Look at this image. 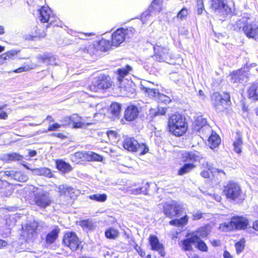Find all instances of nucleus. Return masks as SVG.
I'll use <instances>...</instances> for the list:
<instances>
[{
  "label": "nucleus",
  "mask_w": 258,
  "mask_h": 258,
  "mask_svg": "<svg viewBox=\"0 0 258 258\" xmlns=\"http://www.w3.org/2000/svg\"><path fill=\"white\" fill-rule=\"evenodd\" d=\"M203 158L202 154L197 151H184L181 154V160L184 164L179 169L178 174L183 175L189 173L196 168V163Z\"/></svg>",
  "instance_id": "f257e3e1"
},
{
  "label": "nucleus",
  "mask_w": 258,
  "mask_h": 258,
  "mask_svg": "<svg viewBox=\"0 0 258 258\" xmlns=\"http://www.w3.org/2000/svg\"><path fill=\"white\" fill-rule=\"evenodd\" d=\"M169 131L176 136H181L186 131L187 126L184 117L179 114L172 115L168 119Z\"/></svg>",
  "instance_id": "f03ea898"
},
{
  "label": "nucleus",
  "mask_w": 258,
  "mask_h": 258,
  "mask_svg": "<svg viewBox=\"0 0 258 258\" xmlns=\"http://www.w3.org/2000/svg\"><path fill=\"white\" fill-rule=\"evenodd\" d=\"M223 193L231 201H242L244 199L240 186L233 181H229L224 185Z\"/></svg>",
  "instance_id": "7ed1b4c3"
},
{
  "label": "nucleus",
  "mask_w": 258,
  "mask_h": 258,
  "mask_svg": "<svg viewBox=\"0 0 258 258\" xmlns=\"http://www.w3.org/2000/svg\"><path fill=\"white\" fill-rule=\"evenodd\" d=\"M211 102L217 112L223 111L231 103L230 94L225 92L222 96L218 92H215L211 95Z\"/></svg>",
  "instance_id": "20e7f679"
},
{
  "label": "nucleus",
  "mask_w": 258,
  "mask_h": 258,
  "mask_svg": "<svg viewBox=\"0 0 258 258\" xmlns=\"http://www.w3.org/2000/svg\"><path fill=\"white\" fill-rule=\"evenodd\" d=\"M123 148L132 152H138L140 155H143L149 151L148 146L144 143H139L134 138H125L122 143Z\"/></svg>",
  "instance_id": "39448f33"
},
{
  "label": "nucleus",
  "mask_w": 258,
  "mask_h": 258,
  "mask_svg": "<svg viewBox=\"0 0 258 258\" xmlns=\"http://www.w3.org/2000/svg\"><path fill=\"white\" fill-rule=\"evenodd\" d=\"M45 0H33V3L35 6L38 7V19L41 23H48L52 25L55 21V18L52 14V11L48 7H45L43 5Z\"/></svg>",
  "instance_id": "423d86ee"
},
{
  "label": "nucleus",
  "mask_w": 258,
  "mask_h": 258,
  "mask_svg": "<svg viewBox=\"0 0 258 258\" xmlns=\"http://www.w3.org/2000/svg\"><path fill=\"white\" fill-rule=\"evenodd\" d=\"M135 32V29L133 27L117 29L112 34L111 45L116 47L119 46L122 42L132 38Z\"/></svg>",
  "instance_id": "0eeeda50"
},
{
  "label": "nucleus",
  "mask_w": 258,
  "mask_h": 258,
  "mask_svg": "<svg viewBox=\"0 0 258 258\" xmlns=\"http://www.w3.org/2000/svg\"><path fill=\"white\" fill-rule=\"evenodd\" d=\"M111 83L109 76L101 75L94 79L90 89L93 92H99L111 87Z\"/></svg>",
  "instance_id": "6e6552de"
},
{
  "label": "nucleus",
  "mask_w": 258,
  "mask_h": 258,
  "mask_svg": "<svg viewBox=\"0 0 258 258\" xmlns=\"http://www.w3.org/2000/svg\"><path fill=\"white\" fill-rule=\"evenodd\" d=\"M211 8L222 18L232 13L231 9L226 4L225 0H211Z\"/></svg>",
  "instance_id": "1a4fd4ad"
},
{
  "label": "nucleus",
  "mask_w": 258,
  "mask_h": 258,
  "mask_svg": "<svg viewBox=\"0 0 258 258\" xmlns=\"http://www.w3.org/2000/svg\"><path fill=\"white\" fill-rule=\"evenodd\" d=\"M182 211V206L175 201L171 203H166L163 206L164 214L170 218L178 215Z\"/></svg>",
  "instance_id": "9d476101"
},
{
  "label": "nucleus",
  "mask_w": 258,
  "mask_h": 258,
  "mask_svg": "<svg viewBox=\"0 0 258 258\" xmlns=\"http://www.w3.org/2000/svg\"><path fill=\"white\" fill-rule=\"evenodd\" d=\"M63 243L71 249L75 251L79 248L81 242L76 234L74 232H70L64 235Z\"/></svg>",
  "instance_id": "9b49d317"
},
{
  "label": "nucleus",
  "mask_w": 258,
  "mask_h": 258,
  "mask_svg": "<svg viewBox=\"0 0 258 258\" xmlns=\"http://www.w3.org/2000/svg\"><path fill=\"white\" fill-rule=\"evenodd\" d=\"M35 197L36 205L41 208H45L51 203V198L47 192L39 190Z\"/></svg>",
  "instance_id": "f8f14e48"
},
{
  "label": "nucleus",
  "mask_w": 258,
  "mask_h": 258,
  "mask_svg": "<svg viewBox=\"0 0 258 258\" xmlns=\"http://www.w3.org/2000/svg\"><path fill=\"white\" fill-rule=\"evenodd\" d=\"M155 59L158 61H164L169 56V49L156 43L154 46Z\"/></svg>",
  "instance_id": "ddd939ff"
},
{
  "label": "nucleus",
  "mask_w": 258,
  "mask_h": 258,
  "mask_svg": "<svg viewBox=\"0 0 258 258\" xmlns=\"http://www.w3.org/2000/svg\"><path fill=\"white\" fill-rule=\"evenodd\" d=\"M57 189L60 196L69 197L71 199H74L80 194L78 190L67 184L59 185Z\"/></svg>",
  "instance_id": "4468645a"
},
{
  "label": "nucleus",
  "mask_w": 258,
  "mask_h": 258,
  "mask_svg": "<svg viewBox=\"0 0 258 258\" xmlns=\"http://www.w3.org/2000/svg\"><path fill=\"white\" fill-rule=\"evenodd\" d=\"M36 59L38 61L35 64L36 66H41L43 64L45 66L57 64L56 57L51 54H39L37 56Z\"/></svg>",
  "instance_id": "2eb2a0df"
},
{
  "label": "nucleus",
  "mask_w": 258,
  "mask_h": 258,
  "mask_svg": "<svg viewBox=\"0 0 258 258\" xmlns=\"http://www.w3.org/2000/svg\"><path fill=\"white\" fill-rule=\"evenodd\" d=\"M244 34L248 38L258 39V24L255 22H247L245 28Z\"/></svg>",
  "instance_id": "dca6fc26"
},
{
  "label": "nucleus",
  "mask_w": 258,
  "mask_h": 258,
  "mask_svg": "<svg viewBox=\"0 0 258 258\" xmlns=\"http://www.w3.org/2000/svg\"><path fill=\"white\" fill-rule=\"evenodd\" d=\"M195 129L200 133L209 134L212 132L211 127L207 124V120L202 116H198L195 121Z\"/></svg>",
  "instance_id": "f3484780"
},
{
  "label": "nucleus",
  "mask_w": 258,
  "mask_h": 258,
  "mask_svg": "<svg viewBox=\"0 0 258 258\" xmlns=\"http://www.w3.org/2000/svg\"><path fill=\"white\" fill-rule=\"evenodd\" d=\"M162 5V0H153L148 9L142 13L141 16L142 21L144 23L145 19L149 16L152 12H159L161 10Z\"/></svg>",
  "instance_id": "a211bd4d"
},
{
  "label": "nucleus",
  "mask_w": 258,
  "mask_h": 258,
  "mask_svg": "<svg viewBox=\"0 0 258 258\" xmlns=\"http://www.w3.org/2000/svg\"><path fill=\"white\" fill-rule=\"evenodd\" d=\"M231 220L234 230L244 229L248 225V220L242 216H233Z\"/></svg>",
  "instance_id": "6ab92c4d"
},
{
  "label": "nucleus",
  "mask_w": 258,
  "mask_h": 258,
  "mask_svg": "<svg viewBox=\"0 0 258 258\" xmlns=\"http://www.w3.org/2000/svg\"><path fill=\"white\" fill-rule=\"evenodd\" d=\"M149 242L152 250L158 251L161 256L165 255V252L164 250V246L162 243H160L156 236L150 235L149 237Z\"/></svg>",
  "instance_id": "aec40b11"
},
{
  "label": "nucleus",
  "mask_w": 258,
  "mask_h": 258,
  "mask_svg": "<svg viewBox=\"0 0 258 258\" xmlns=\"http://www.w3.org/2000/svg\"><path fill=\"white\" fill-rule=\"evenodd\" d=\"M6 176L17 181L25 182L28 179L27 176L21 171L16 170H7L5 171Z\"/></svg>",
  "instance_id": "412c9836"
},
{
  "label": "nucleus",
  "mask_w": 258,
  "mask_h": 258,
  "mask_svg": "<svg viewBox=\"0 0 258 258\" xmlns=\"http://www.w3.org/2000/svg\"><path fill=\"white\" fill-rule=\"evenodd\" d=\"M139 113L138 107L135 105H131L127 107L124 111V118L128 121H132L136 119Z\"/></svg>",
  "instance_id": "4be33fe9"
},
{
  "label": "nucleus",
  "mask_w": 258,
  "mask_h": 258,
  "mask_svg": "<svg viewBox=\"0 0 258 258\" xmlns=\"http://www.w3.org/2000/svg\"><path fill=\"white\" fill-rule=\"evenodd\" d=\"M72 127L73 128H82L86 125H89L91 123H86L83 122V118L76 114L71 115Z\"/></svg>",
  "instance_id": "5701e85b"
},
{
  "label": "nucleus",
  "mask_w": 258,
  "mask_h": 258,
  "mask_svg": "<svg viewBox=\"0 0 258 258\" xmlns=\"http://www.w3.org/2000/svg\"><path fill=\"white\" fill-rule=\"evenodd\" d=\"M233 147L234 151L240 154L241 152V148L243 145L242 139V134L240 132L237 131L235 137V141L233 142Z\"/></svg>",
  "instance_id": "b1692460"
},
{
  "label": "nucleus",
  "mask_w": 258,
  "mask_h": 258,
  "mask_svg": "<svg viewBox=\"0 0 258 258\" xmlns=\"http://www.w3.org/2000/svg\"><path fill=\"white\" fill-rule=\"evenodd\" d=\"M197 238L195 236L191 235L190 237L187 238L181 241L182 248L185 251H189L192 249L191 244H196Z\"/></svg>",
  "instance_id": "393cba45"
},
{
  "label": "nucleus",
  "mask_w": 258,
  "mask_h": 258,
  "mask_svg": "<svg viewBox=\"0 0 258 258\" xmlns=\"http://www.w3.org/2000/svg\"><path fill=\"white\" fill-rule=\"evenodd\" d=\"M245 79V73L240 70L234 72L231 74V82L233 83H242Z\"/></svg>",
  "instance_id": "a878e982"
},
{
  "label": "nucleus",
  "mask_w": 258,
  "mask_h": 258,
  "mask_svg": "<svg viewBox=\"0 0 258 258\" xmlns=\"http://www.w3.org/2000/svg\"><path fill=\"white\" fill-rule=\"evenodd\" d=\"M22 236L26 238V241L27 243L31 242L32 238V226L30 224H27L25 226H22Z\"/></svg>",
  "instance_id": "bb28decb"
},
{
  "label": "nucleus",
  "mask_w": 258,
  "mask_h": 258,
  "mask_svg": "<svg viewBox=\"0 0 258 258\" xmlns=\"http://www.w3.org/2000/svg\"><path fill=\"white\" fill-rule=\"evenodd\" d=\"M248 97L253 100H258V83H253L248 90Z\"/></svg>",
  "instance_id": "cd10ccee"
},
{
  "label": "nucleus",
  "mask_w": 258,
  "mask_h": 258,
  "mask_svg": "<svg viewBox=\"0 0 258 258\" xmlns=\"http://www.w3.org/2000/svg\"><path fill=\"white\" fill-rule=\"evenodd\" d=\"M59 231L60 230L58 228H55L49 232L46 236L45 240L46 243L48 244L54 243L58 237Z\"/></svg>",
  "instance_id": "c85d7f7f"
},
{
  "label": "nucleus",
  "mask_w": 258,
  "mask_h": 258,
  "mask_svg": "<svg viewBox=\"0 0 258 258\" xmlns=\"http://www.w3.org/2000/svg\"><path fill=\"white\" fill-rule=\"evenodd\" d=\"M33 174L43 175L48 178L52 177L53 176V174L51 170L45 167L33 169Z\"/></svg>",
  "instance_id": "c756f323"
},
{
  "label": "nucleus",
  "mask_w": 258,
  "mask_h": 258,
  "mask_svg": "<svg viewBox=\"0 0 258 258\" xmlns=\"http://www.w3.org/2000/svg\"><path fill=\"white\" fill-rule=\"evenodd\" d=\"M23 158V156L16 152L10 153L4 155V159L7 162L20 161Z\"/></svg>",
  "instance_id": "7c9ffc66"
},
{
  "label": "nucleus",
  "mask_w": 258,
  "mask_h": 258,
  "mask_svg": "<svg viewBox=\"0 0 258 258\" xmlns=\"http://www.w3.org/2000/svg\"><path fill=\"white\" fill-rule=\"evenodd\" d=\"M188 217L185 215L180 219H173L169 222V224L171 225L177 227H183L185 226L188 222Z\"/></svg>",
  "instance_id": "2f4dec72"
},
{
  "label": "nucleus",
  "mask_w": 258,
  "mask_h": 258,
  "mask_svg": "<svg viewBox=\"0 0 258 258\" xmlns=\"http://www.w3.org/2000/svg\"><path fill=\"white\" fill-rule=\"evenodd\" d=\"M79 225L82 227L85 231H91L95 229V225L92 220H84L79 222Z\"/></svg>",
  "instance_id": "473e14b6"
},
{
  "label": "nucleus",
  "mask_w": 258,
  "mask_h": 258,
  "mask_svg": "<svg viewBox=\"0 0 258 258\" xmlns=\"http://www.w3.org/2000/svg\"><path fill=\"white\" fill-rule=\"evenodd\" d=\"M247 23V21L246 19L245 18H242V19L237 21L235 24L233 25L234 30L238 32L243 31L244 33Z\"/></svg>",
  "instance_id": "72a5a7b5"
},
{
  "label": "nucleus",
  "mask_w": 258,
  "mask_h": 258,
  "mask_svg": "<svg viewBox=\"0 0 258 258\" xmlns=\"http://www.w3.org/2000/svg\"><path fill=\"white\" fill-rule=\"evenodd\" d=\"M210 147L212 149L217 147L221 142L219 136L216 134H212L208 139Z\"/></svg>",
  "instance_id": "f704fd0d"
},
{
  "label": "nucleus",
  "mask_w": 258,
  "mask_h": 258,
  "mask_svg": "<svg viewBox=\"0 0 258 258\" xmlns=\"http://www.w3.org/2000/svg\"><path fill=\"white\" fill-rule=\"evenodd\" d=\"M119 234L118 230L113 227H109L105 232V237L109 239H116L118 237Z\"/></svg>",
  "instance_id": "c9c22d12"
},
{
  "label": "nucleus",
  "mask_w": 258,
  "mask_h": 258,
  "mask_svg": "<svg viewBox=\"0 0 258 258\" xmlns=\"http://www.w3.org/2000/svg\"><path fill=\"white\" fill-rule=\"evenodd\" d=\"M56 167L61 172H68L72 170L71 166L62 160H58L56 161Z\"/></svg>",
  "instance_id": "e433bc0d"
},
{
  "label": "nucleus",
  "mask_w": 258,
  "mask_h": 258,
  "mask_svg": "<svg viewBox=\"0 0 258 258\" xmlns=\"http://www.w3.org/2000/svg\"><path fill=\"white\" fill-rule=\"evenodd\" d=\"M131 70L132 68L130 66L126 65L125 68H120L117 70V80L120 83V85H121L123 77L126 76Z\"/></svg>",
  "instance_id": "4c0bfd02"
},
{
  "label": "nucleus",
  "mask_w": 258,
  "mask_h": 258,
  "mask_svg": "<svg viewBox=\"0 0 258 258\" xmlns=\"http://www.w3.org/2000/svg\"><path fill=\"white\" fill-rule=\"evenodd\" d=\"M87 155L84 152H78L73 155H71V160L76 163H79L80 160H84L87 159Z\"/></svg>",
  "instance_id": "58836bf2"
},
{
  "label": "nucleus",
  "mask_w": 258,
  "mask_h": 258,
  "mask_svg": "<svg viewBox=\"0 0 258 258\" xmlns=\"http://www.w3.org/2000/svg\"><path fill=\"white\" fill-rule=\"evenodd\" d=\"M144 92L148 94L149 97L152 98L156 100L158 97L159 92L155 89L144 87Z\"/></svg>",
  "instance_id": "ea45409f"
},
{
  "label": "nucleus",
  "mask_w": 258,
  "mask_h": 258,
  "mask_svg": "<svg viewBox=\"0 0 258 258\" xmlns=\"http://www.w3.org/2000/svg\"><path fill=\"white\" fill-rule=\"evenodd\" d=\"M110 112L115 116H118L120 113L121 105L117 103H113L110 107Z\"/></svg>",
  "instance_id": "a19ab883"
},
{
  "label": "nucleus",
  "mask_w": 258,
  "mask_h": 258,
  "mask_svg": "<svg viewBox=\"0 0 258 258\" xmlns=\"http://www.w3.org/2000/svg\"><path fill=\"white\" fill-rule=\"evenodd\" d=\"M219 229L223 232H229L234 230V228L231 223V220L228 223H223L220 225Z\"/></svg>",
  "instance_id": "79ce46f5"
},
{
  "label": "nucleus",
  "mask_w": 258,
  "mask_h": 258,
  "mask_svg": "<svg viewBox=\"0 0 258 258\" xmlns=\"http://www.w3.org/2000/svg\"><path fill=\"white\" fill-rule=\"evenodd\" d=\"M208 235V232L205 228H201L199 230L196 231L191 235L197 237L199 239H201V238H205Z\"/></svg>",
  "instance_id": "37998d69"
},
{
  "label": "nucleus",
  "mask_w": 258,
  "mask_h": 258,
  "mask_svg": "<svg viewBox=\"0 0 258 258\" xmlns=\"http://www.w3.org/2000/svg\"><path fill=\"white\" fill-rule=\"evenodd\" d=\"M89 198L97 202H104L107 199V195L105 194H96L90 196Z\"/></svg>",
  "instance_id": "c03bdc74"
},
{
  "label": "nucleus",
  "mask_w": 258,
  "mask_h": 258,
  "mask_svg": "<svg viewBox=\"0 0 258 258\" xmlns=\"http://www.w3.org/2000/svg\"><path fill=\"white\" fill-rule=\"evenodd\" d=\"M197 240L196 244H195L196 245V247L202 251H207L208 246L205 242L201 239H199L197 237Z\"/></svg>",
  "instance_id": "a18cd8bd"
},
{
  "label": "nucleus",
  "mask_w": 258,
  "mask_h": 258,
  "mask_svg": "<svg viewBox=\"0 0 258 258\" xmlns=\"http://www.w3.org/2000/svg\"><path fill=\"white\" fill-rule=\"evenodd\" d=\"M99 45L102 51H106L108 50L111 47L110 42L109 41L106 40L105 39H102L99 42Z\"/></svg>",
  "instance_id": "49530a36"
},
{
  "label": "nucleus",
  "mask_w": 258,
  "mask_h": 258,
  "mask_svg": "<svg viewBox=\"0 0 258 258\" xmlns=\"http://www.w3.org/2000/svg\"><path fill=\"white\" fill-rule=\"evenodd\" d=\"M245 246V240L241 239L240 241L236 242L235 244L236 252L237 254L240 253L244 249Z\"/></svg>",
  "instance_id": "de8ad7c7"
},
{
  "label": "nucleus",
  "mask_w": 258,
  "mask_h": 258,
  "mask_svg": "<svg viewBox=\"0 0 258 258\" xmlns=\"http://www.w3.org/2000/svg\"><path fill=\"white\" fill-rule=\"evenodd\" d=\"M17 52L15 50H11L8 51L7 53H5L1 54V56L4 62L5 60L10 59L13 56H15Z\"/></svg>",
  "instance_id": "09e8293b"
},
{
  "label": "nucleus",
  "mask_w": 258,
  "mask_h": 258,
  "mask_svg": "<svg viewBox=\"0 0 258 258\" xmlns=\"http://www.w3.org/2000/svg\"><path fill=\"white\" fill-rule=\"evenodd\" d=\"M70 34L71 35H75L76 36H78L80 39H85L87 37L93 35H95L94 34L90 33H77L75 31L73 30L70 31Z\"/></svg>",
  "instance_id": "8fccbe9b"
},
{
  "label": "nucleus",
  "mask_w": 258,
  "mask_h": 258,
  "mask_svg": "<svg viewBox=\"0 0 258 258\" xmlns=\"http://www.w3.org/2000/svg\"><path fill=\"white\" fill-rule=\"evenodd\" d=\"M33 232H40L44 226V223L42 221H33Z\"/></svg>",
  "instance_id": "3c124183"
},
{
  "label": "nucleus",
  "mask_w": 258,
  "mask_h": 258,
  "mask_svg": "<svg viewBox=\"0 0 258 258\" xmlns=\"http://www.w3.org/2000/svg\"><path fill=\"white\" fill-rule=\"evenodd\" d=\"M156 100L165 104L168 103L171 101V99L169 97L160 93H159Z\"/></svg>",
  "instance_id": "603ef678"
},
{
  "label": "nucleus",
  "mask_w": 258,
  "mask_h": 258,
  "mask_svg": "<svg viewBox=\"0 0 258 258\" xmlns=\"http://www.w3.org/2000/svg\"><path fill=\"white\" fill-rule=\"evenodd\" d=\"M13 189L10 185H9L5 188H2L1 192L3 197H8L10 196L13 193Z\"/></svg>",
  "instance_id": "864d4df0"
},
{
  "label": "nucleus",
  "mask_w": 258,
  "mask_h": 258,
  "mask_svg": "<svg viewBox=\"0 0 258 258\" xmlns=\"http://www.w3.org/2000/svg\"><path fill=\"white\" fill-rule=\"evenodd\" d=\"M187 14V9L183 8L178 13L177 18L180 20H183L186 17Z\"/></svg>",
  "instance_id": "5fc2aeb1"
},
{
  "label": "nucleus",
  "mask_w": 258,
  "mask_h": 258,
  "mask_svg": "<svg viewBox=\"0 0 258 258\" xmlns=\"http://www.w3.org/2000/svg\"><path fill=\"white\" fill-rule=\"evenodd\" d=\"M167 109L164 107H159L158 110L154 112V116L156 117L159 115H164L166 112ZM153 113V112H152Z\"/></svg>",
  "instance_id": "6e6d98bb"
},
{
  "label": "nucleus",
  "mask_w": 258,
  "mask_h": 258,
  "mask_svg": "<svg viewBox=\"0 0 258 258\" xmlns=\"http://www.w3.org/2000/svg\"><path fill=\"white\" fill-rule=\"evenodd\" d=\"M149 187L150 183L149 182H146L141 187H140V188L141 190V194L145 195H148Z\"/></svg>",
  "instance_id": "4d7b16f0"
},
{
  "label": "nucleus",
  "mask_w": 258,
  "mask_h": 258,
  "mask_svg": "<svg viewBox=\"0 0 258 258\" xmlns=\"http://www.w3.org/2000/svg\"><path fill=\"white\" fill-rule=\"evenodd\" d=\"M71 121V116L64 117L61 120V122H62L63 125L69 126L71 127H72Z\"/></svg>",
  "instance_id": "13d9d810"
},
{
  "label": "nucleus",
  "mask_w": 258,
  "mask_h": 258,
  "mask_svg": "<svg viewBox=\"0 0 258 258\" xmlns=\"http://www.w3.org/2000/svg\"><path fill=\"white\" fill-rule=\"evenodd\" d=\"M91 159L94 161H101L103 160V157L95 153H91L90 155Z\"/></svg>",
  "instance_id": "bf43d9fd"
},
{
  "label": "nucleus",
  "mask_w": 258,
  "mask_h": 258,
  "mask_svg": "<svg viewBox=\"0 0 258 258\" xmlns=\"http://www.w3.org/2000/svg\"><path fill=\"white\" fill-rule=\"evenodd\" d=\"M134 248L142 257H143L145 255V251H144L142 249L141 247L140 246H139L137 243H135Z\"/></svg>",
  "instance_id": "052dcab7"
},
{
  "label": "nucleus",
  "mask_w": 258,
  "mask_h": 258,
  "mask_svg": "<svg viewBox=\"0 0 258 258\" xmlns=\"http://www.w3.org/2000/svg\"><path fill=\"white\" fill-rule=\"evenodd\" d=\"M203 217V213L200 211H197L192 214V219L194 220H197L201 219Z\"/></svg>",
  "instance_id": "680f3d73"
},
{
  "label": "nucleus",
  "mask_w": 258,
  "mask_h": 258,
  "mask_svg": "<svg viewBox=\"0 0 258 258\" xmlns=\"http://www.w3.org/2000/svg\"><path fill=\"white\" fill-rule=\"evenodd\" d=\"M46 36L45 32L43 31L41 33H40L39 34H37V32L36 31L35 35H33V41L36 40L37 38L40 39L41 38H44Z\"/></svg>",
  "instance_id": "e2e57ef3"
},
{
  "label": "nucleus",
  "mask_w": 258,
  "mask_h": 258,
  "mask_svg": "<svg viewBox=\"0 0 258 258\" xmlns=\"http://www.w3.org/2000/svg\"><path fill=\"white\" fill-rule=\"evenodd\" d=\"M60 126L61 125L60 124H59L57 123H55L54 124L49 125L48 130L49 131H56L58 128H59L60 127Z\"/></svg>",
  "instance_id": "0e129e2a"
},
{
  "label": "nucleus",
  "mask_w": 258,
  "mask_h": 258,
  "mask_svg": "<svg viewBox=\"0 0 258 258\" xmlns=\"http://www.w3.org/2000/svg\"><path fill=\"white\" fill-rule=\"evenodd\" d=\"M202 166L203 168H207L208 170H211L212 172H215V171L213 170L212 165L207 161L204 162L202 164Z\"/></svg>",
  "instance_id": "69168bd1"
},
{
  "label": "nucleus",
  "mask_w": 258,
  "mask_h": 258,
  "mask_svg": "<svg viewBox=\"0 0 258 258\" xmlns=\"http://www.w3.org/2000/svg\"><path fill=\"white\" fill-rule=\"evenodd\" d=\"M129 191H130V193L131 194L134 195H137L139 194H141V190L139 187L136 188H132L131 189H130Z\"/></svg>",
  "instance_id": "338daca9"
},
{
  "label": "nucleus",
  "mask_w": 258,
  "mask_h": 258,
  "mask_svg": "<svg viewBox=\"0 0 258 258\" xmlns=\"http://www.w3.org/2000/svg\"><path fill=\"white\" fill-rule=\"evenodd\" d=\"M204 9V5L199 4L197 5V14L198 15H201Z\"/></svg>",
  "instance_id": "774afa93"
}]
</instances>
